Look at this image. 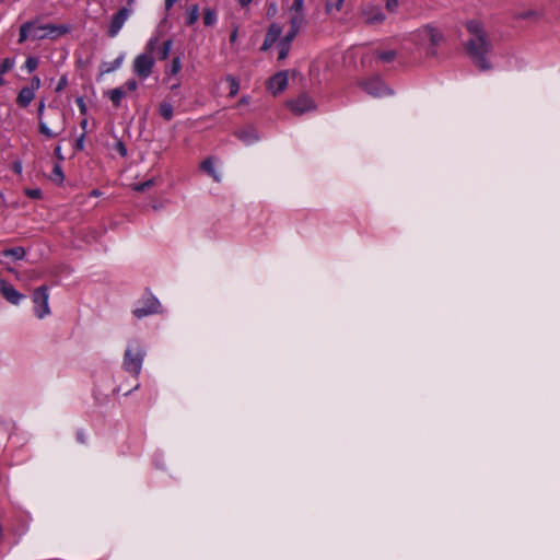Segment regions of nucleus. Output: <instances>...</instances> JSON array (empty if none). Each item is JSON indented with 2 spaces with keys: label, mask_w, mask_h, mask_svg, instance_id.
<instances>
[{
  "label": "nucleus",
  "mask_w": 560,
  "mask_h": 560,
  "mask_svg": "<svg viewBox=\"0 0 560 560\" xmlns=\"http://www.w3.org/2000/svg\"><path fill=\"white\" fill-rule=\"evenodd\" d=\"M466 30L471 36L467 42V51L472 62L480 71L491 70L492 65L487 55L491 51L492 44L483 25L479 21L470 20L466 23Z\"/></svg>",
  "instance_id": "nucleus-1"
},
{
  "label": "nucleus",
  "mask_w": 560,
  "mask_h": 560,
  "mask_svg": "<svg viewBox=\"0 0 560 560\" xmlns=\"http://www.w3.org/2000/svg\"><path fill=\"white\" fill-rule=\"evenodd\" d=\"M69 27L66 25H55V24H40L39 19H35L32 21H27L20 26L19 32V43L23 44L27 39L38 40V39H55L60 37L61 35L68 33Z\"/></svg>",
  "instance_id": "nucleus-2"
},
{
  "label": "nucleus",
  "mask_w": 560,
  "mask_h": 560,
  "mask_svg": "<svg viewBox=\"0 0 560 560\" xmlns=\"http://www.w3.org/2000/svg\"><path fill=\"white\" fill-rule=\"evenodd\" d=\"M144 357L145 350L140 342L137 340L129 341L122 360L124 370L138 377L142 369Z\"/></svg>",
  "instance_id": "nucleus-3"
},
{
  "label": "nucleus",
  "mask_w": 560,
  "mask_h": 560,
  "mask_svg": "<svg viewBox=\"0 0 560 560\" xmlns=\"http://www.w3.org/2000/svg\"><path fill=\"white\" fill-rule=\"evenodd\" d=\"M45 100H40L38 102V108H37V118H38V129L39 132L45 136L47 139H52L58 137L60 133H62L66 129V118L65 115L58 109L54 108L52 112H50V115H54L56 117V124L55 128L59 129L58 131H55L50 129V127L47 125V121L44 116L45 112Z\"/></svg>",
  "instance_id": "nucleus-4"
},
{
  "label": "nucleus",
  "mask_w": 560,
  "mask_h": 560,
  "mask_svg": "<svg viewBox=\"0 0 560 560\" xmlns=\"http://www.w3.org/2000/svg\"><path fill=\"white\" fill-rule=\"evenodd\" d=\"M158 40V37H152L145 46V52L137 56L133 60V72L142 80L148 79L152 73V69L154 67V58L152 57V54Z\"/></svg>",
  "instance_id": "nucleus-5"
},
{
  "label": "nucleus",
  "mask_w": 560,
  "mask_h": 560,
  "mask_svg": "<svg viewBox=\"0 0 560 560\" xmlns=\"http://www.w3.org/2000/svg\"><path fill=\"white\" fill-rule=\"evenodd\" d=\"M415 38L420 45H430L429 55H435V48L442 43L443 34L432 25H425L415 32Z\"/></svg>",
  "instance_id": "nucleus-6"
},
{
  "label": "nucleus",
  "mask_w": 560,
  "mask_h": 560,
  "mask_svg": "<svg viewBox=\"0 0 560 560\" xmlns=\"http://www.w3.org/2000/svg\"><path fill=\"white\" fill-rule=\"evenodd\" d=\"M161 312L162 306L160 301L153 294L149 293L138 301V305L132 313L137 318L141 319L145 316L160 314Z\"/></svg>",
  "instance_id": "nucleus-7"
},
{
  "label": "nucleus",
  "mask_w": 560,
  "mask_h": 560,
  "mask_svg": "<svg viewBox=\"0 0 560 560\" xmlns=\"http://www.w3.org/2000/svg\"><path fill=\"white\" fill-rule=\"evenodd\" d=\"M48 299L49 294L46 285L37 288L33 293L34 312L39 319L50 314Z\"/></svg>",
  "instance_id": "nucleus-8"
},
{
  "label": "nucleus",
  "mask_w": 560,
  "mask_h": 560,
  "mask_svg": "<svg viewBox=\"0 0 560 560\" xmlns=\"http://www.w3.org/2000/svg\"><path fill=\"white\" fill-rule=\"evenodd\" d=\"M360 86L373 97H383L393 94V91L385 85L378 77L361 81Z\"/></svg>",
  "instance_id": "nucleus-9"
},
{
  "label": "nucleus",
  "mask_w": 560,
  "mask_h": 560,
  "mask_svg": "<svg viewBox=\"0 0 560 560\" xmlns=\"http://www.w3.org/2000/svg\"><path fill=\"white\" fill-rule=\"evenodd\" d=\"M360 18L368 25H380L386 16L380 5L368 3L360 10Z\"/></svg>",
  "instance_id": "nucleus-10"
},
{
  "label": "nucleus",
  "mask_w": 560,
  "mask_h": 560,
  "mask_svg": "<svg viewBox=\"0 0 560 560\" xmlns=\"http://www.w3.org/2000/svg\"><path fill=\"white\" fill-rule=\"evenodd\" d=\"M288 107L295 115H302L306 112L314 110L316 108V104L308 94L302 93L295 100L289 101Z\"/></svg>",
  "instance_id": "nucleus-11"
},
{
  "label": "nucleus",
  "mask_w": 560,
  "mask_h": 560,
  "mask_svg": "<svg viewBox=\"0 0 560 560\" xmlns=\"http://www.w3.org/2000/svg\"><path fill=\"white\" fill-rule=\"evenodd\" d=\"M131 10L124 7L119 9L113 16L108 26L107 35L112 38L116 37L124 24L131 15Z\"/></svg>",
  "instance_id": "nucleus-12"
},
{
  "label": "nucleus",
  "mask_w": 560,
  "mask_h": 560,
  "mask_svg": "<svg viewBox=\"0 0 560 560\" xmlns=\"http://www.w3.org/2000/svg\"><path fill=\"white\" fill-rule=\"evenodd\" d=\"M287 85L288 74L284 71H280L269 79L267 88L273 95H277L284 91Z\"/></svg>",
  "instance_id": "nucleus-13"
},
{
  "label": "nucleus",
  "mask_w": 560,
  "mask_h": 560,
  "mask_svg": "<svg viewBox=\"0 0 560 560\" xmlns=\"http://www.w3.org/2000/svg\"><path fill=\"white\" fill-rule=\"evenodd\" d=\"M0 291H1L2 296L8 302H10L11 304H14V305H18L24 299L23 294L18 292L11 283H9L4 280L0 281Z\"/></svg>",
  "instance_id": "nucleus-14"
},
{
  "label": "nucleus",
  "mask_w": 560,
  "mask_h": 560,
  "mask_svg": "<svg viewBox=\"0 0 560 560\" xmlns=\"http://www.w3.org/2000/svg\"><path fill=\"white\" fill-rule=\"evenodd\" d=\"M26 252L23 247L18 246L0 252V264H8L7 259L21 260L25 257Z\"/></svg>",
  "instance_id": "nucleus-15"
},
{
  "label": "nucleus",
  "mask_w": 560,
  "mask_h": 560,
  "mask_svg": "<svg viewBox=\"0 0 560 560\" xmlns=\"http://www.w3.org/2000/svg\"><path fill=\"white\" fill-rule=\"evenodd\" d=\"M35 91L27 86H24L20 90L19 95L16 97V103L21 107H27L35 97Z\"/></svg>",
  "instance_id": "nucleus-16"
},
{
  "label": "nucleus",
  "mask_w": 560,
  "mask_h": 560,
  "mask_svg": "<svg viewBox=\"0 0 560 560\" xmlns=\"http://www.w3.org/2000/svg\"><path fill=\"white\" fill-rule=\"evenodd\" d=\"M235 136L246 144H252L253 142L258 140V135L256 130L252 127L236 131Z\"/></svg>",
  "instance_id": "nucleus-17"
},
{
  "label": "nucleus",
  "mask_w": 560,
  "mask_h": 560,
  "mask_svg": "<svg viewBox=\"0 0 560 560\" xmlns=\"http://www.w3.org/2000/svg\"><path fill=\"white\" fill-rule=\"evenodd\" d=\"M290 13V30L300 32L301 27L305 23L304 12H289Z\"/></svg>",
  "instance_id": "nucleus-18"
},
{
  "label": "nucleus",
  "mask_w": 560,
  "mask_h": 560,
  "mask_svg": "<svg viewBox=\"0 0 560 560\" xmlns=\"http://www.w3.org/2000/svg\"><path fill=\"white\" fill-rule=\"evenodd\" d=\"M109 100L112 101L115 107H119L122 97L126 95V91L124 88H116L107 92Z\"/></svg>",
  "instance_id": "nucleus-19"
},
{
  "label": "nucleus",
  "mask_w": 560,
  "mask_h": 560,
  "mask_svg": "<svg viewBox=\"0 0 560 560\" xmlns=\"http://www.w3.org/2000/svg\"><path fill=\"white\" fill-rule=\"evenodd\" d=\"M201 168L205 172H207L215 182H220V176L215 172L214 163H213V160L211 158L206 159L201 163Z\"/></svg>",
  "instance_id": "nucleus-20"
},
{
  "label": "nucleus",
  "mask_w": 560,
  "mask_h": 560,
  "mask_svg": "<svg viewBox=\"0 0 560 560\" xmlns=\"http://www.w3.org/2000/svg\"><path fill=\"white\" fill-rule=\"evenodd\" d=\"M199 19V8L197 4L190 5L186 11V24L194 25Z\"/></svg>",
  "instance_id": "nucleus-21"
},
{
  "label": "nucleus",
  "mask_w": 560,
  "mask_h": 560,
  "mask_svg": "<svg viewBox=\"0 0 560 560\" xmlns=\"http://www.w3.org/2000/svg\"><path fill=\"white\" fill-rule=\"evenodd\" d=\"M159 114L165 119L171 120L174 115V109L171 103L163 102L160 104Z\"/></svg>",
  "instance_id": "nucleus-22"
},
{
  "label": "nucleus",
  "mask_w": 560,
  "mask_h": 560,
  "mask_svg": "<svg viewBox=\"0 0 560 560\" xmlns=\"http://www.w3.org/2000/svg\"><path fill=\"white\" fill-rule=\"evenodd\" d=\"M218 16L215 11L210 8L205 9L203 23L206 26H212L217 23Z\"/></svg>",
  "instance_id": "nucleus-23"
},
{
  "label": "nucleus",
  "mask_w": 560,
  "mask_h": 560,
  "mask_svg": "<svg viewBox=\"0 0 560 560\" xmlns=\"http://www.w3.org/2000/svg\"><path fill=\"white\" fill-rule=\"evenodd\" d=\"M226 81L230 83L229 96H231V97L236 96V94L240 91V81L233 75H228Z\"/></svg>",
  "instance_id": "nucleus-24"
},
{
  "label": "nucleus",
  "mask_w": 560,
  "mask_h": 560,
  "mask_svg": "<svg viewBox=\"0 0 560 560\" xmlns=\"http://www.w3.org/2000/svg\"><path fill=\"white\" fill-rule=\"evenodd\" d=\"M377 58L383 62H392L396 58V51L395 50H384V51H377L376 52Z\"/></svg>",
  "instance_id": "nucleus-25"
},
{
  "label": "nucleus",
  "mask_w": 560,
  "mask_h": 560,
  "mask_svg": "<svg viewBox=\"0 0 560 560\" xmlns=\"http://www.w3.org/2000/svg\"><path fill=\"white\" fill-rule=\"evenodd\" d=\"M281 33H282V27L277 23H272L269 26L266 35L277 42L279 39Z\"/></svg>",
  "instance_id": "nucleus-26"
},
{
  "label": "nucleus",
  "mask_w": 560,
  "mask_h": 560,
  "mask_svg": "<svg viewBox=\"0 0 560 560\" xmlns=\"http://www.w3.org/2000/svg\"><path fill=\"white\" fill-rule=\"evenodd\" d=\"M172 44L173 43L171 39H167L163 43L162 47L159 50V59L160 60H165L168 57L171 48H172Z\"/></svg>",
  "instance_id": "nucleus-27"
},
{
  "label": "nucleus",
  "mask_w": 560,
  "mask_h": 560,
  "mask_svg": "<svg viewBox=\"0 0 560 560\" xmlns=\"http://www.w3.org/2000/svg\"><path fill=\"white\" fill-rule=\"evenodd\" d=\"M345 1L346 0H334V1L327 2L326 12L330 14L334 10L337 12L341 11V9L343 8Z\"/></svg>",
  "instance_id": "nucleus-28"
},
{
  "label": "nucleus",
  "mask_w": 560,
  "mask_h": 560,
  "mask_svg": "<svg viewBox=\"0 0 560 560\" xmlns=\"http://www.w3.org/2000/svg\"><path fill=\"white\" fill-rule=\"evenodd\" d=\"M278 49H279V56H278V59L279 60H283L288 57L289 55V51L291 49V45L290 44H287L282 40H279L278 43Z\"/></svg>",
  "instance_id": "nucleus-29"
},
{
  "label": "nucleus",
  "mask_w": 560,
  "mask_h": 560,
  "mask_svg": "<svg viewBox=\"0 0 560 560\" xmlns=\"http://www.w3.org/2000/svg\"><path fill=\"white\" fill-rule=\"evenodd\" d=\"M182 68V62H180V58L179 57H175L173 60H172V65L171 67L167 69V73L170 75H175L179 72Z\"/></svg>",
  "instance_id": "nucleus-30"
},
{
  "label": "nucleus",
  "mask_w": 560,
  "mask_h": 560,
  "mask_svg": "<svg viewBox=\"0 0 560 560\" xmlns=\"http://www.w3.org/2000/svg\"><path fill=\"white\" fill-rule=\"evenodd\" d=\"M14 66V60L10 58H5L2 60L0 65V74L3 75L8 71H10Z\"/></svg>",
  "instance_id": "nucleus-31"
},
{
  "label": "nucleus",
  "mask_w": 560,
  "mask_h": 560,
  "mask_svg": "<svg viewBox=\"0 0 560 560\" xmlns=\"http://www.w3.org/2000/svg\"><path fill=\"white\" fill-rule=\"evenodd\" d=\"M304 1L305 0H293V3L289 8V12H304Z\"/></svg>",
  "instance_id": "nucleus-32"
},
{
  "label": "nucleus",
  "mask_w": 560,
  "mask_h": 560,
  "mask_svg": "<svg viewBox=\"0 0 560 560\" xmlns=\"http://www.w3.org/2000/svg\"><path fill=\"white\" fill-rule=\"evenodd\" d=\"M38 66V60L35 57H28L25 61V68L28 72H33Z\"/></svg>",
  "instance_id": "nucleus-33"
},
{
  "label": "nucleus",
  "mask_w": 560,
  "mask_h": 560,
  "mask_svg": "<svg viewBox=\"0 0 560 560\" xmlns=\"http://www.w3.org/2000/svg\"><path fill=\"white\" fill-rule=\"evenodd\" d=\"M153 185V180L150 179V180H147V182H143V183H140V184H137L133 186V189L136 191H144L147 190L148 188H150L151 186Z\"/></svg>",
  "instance_id": "nucleus-34"
},
{
  "label": "nucleus",
  "mask_w": 560,
  "mask_h": 560,
  "mask_svg": "<svg viewBox=\"0 0 560 560\" xmlns=\"http://www.w3.org/2000/svg\"><path fill=\"white\" fill-rule=\"evenodd\" d=\"M121 62H122V56H120V57L116 58V59L112 62L110 67H108L106 70H104V72H112V71L117 70L118 68H120Z\"/></svg>",
  "instance_id": "nucleus-35"
},
{
  "label": "nucleus",
  "mask_w": 560,
  "mask_h": 560,
  "mask_svg": "<svg viewBox=\"0 0 560 560\" xmlns=\"http://www.w3.org/2000/svg\"><path fill=\"white\" fill-rule=\"evenodd\" d=\"M122 88L125 89L126 93L133 92L137 90L138 83L136 82V80L131 79L128 80Z\"/></svg>",
  "instance_id": "nucleus-36"
},
{
  "label": "nucleus",
  "mask_w": 560,
  "mask_h": 560,
  "mask_svg": "<svg viewBox=\"0 0 560 560\" xmlns=\"http://www.w3.org/2000/svg\"><path fill=\"white\" fill-rule=\"evenodd\" d=\"M298 34H299V32L289 30L287 35L281 40L291 45V43L293 42V39L296 37Z\"/></svg>",
  "instance_id": "nucleus-37"
},
{
  "label": "nucleus",
  "mask_w": 560,
  "mask_h": 560,
  "mask_svg": "<svg viewBox=\"0 0 560 560\" xmlns=\"http://www.w3.org/2000/svg\"><path fill=\"white\" fill-rule=\"evenodd\" d=\"M52 174H54L55 178H57L59 182L63 180V173L61 171L60 165L54 166Z\"/></svg>",
  "instance_id": "nucleus-38"
},
{
  "label": "nucleus",
  "mask_w": 560,
  "mask_h": 560,
  "mask_svg": "<svg viewBox=\"0 0 560 560\" xmlns=\"http://www.w3.org/2000/svg\"><path fill=\"white\" fill-rule=\"evenodd\" d=\"M278 12V7L276 2H270L267 10V15L269 18L275 16Z\"/></svg>",
  "instance_id": "nucleus-39"
},
{
  "label": "nucleus",
  "mask_w": 560,
  "mask_h": 560,
  "mask_svg": "<svg viewBox=\"0 0 560 560\" xmlns=\"http://www.w3.org/2000/svg\"><path fill=\"white\" fill-rule=\"evenodd\" d=\"M276 43L275 39H272L271 37H268L266 35L265 37V40H264V44L261 46V50H268L269 48H271V46Z\"/></svg>",
  "instance_id": "nucleus-40"
},
{
  "label": "nucleus",
  "mask_w": 560,
  "mask_h": 560,
  "mask_svg": "<svg viewBox=\"0 0 560 560\" xmlns=\"http://www.w3.org/2000/svg\"><path fill=\"white\" fill-rule=\"evenodd\" d=\"M276 43L275 39H272L271 37H268L266 35L265 37V40H264V44L261 46V50H268L269 48H271V46Z\"/></svg>",
  "instance_id": "nucleus-41"
},
{
  "label": "nucleus",
  "mask_w": 560,
  "mask_h": 560,
  "mask_svg": "<svg viewBox=\"0 0 560 560\" xmlns=\"http://www.w3.org/2000/svg\"><path fill=\"white\" fill-rule=\"evenodd\" d=\"M40 86V79L38 77H33L31 80V84L27 86L30 89H33V91H37Z\"/></svg>",
  "instance_id": "nucleus-42"
},
{
  "label": "nucleus",
  "mask_w": 560,
  "mask_h": 560,
  "mask_svg": "<svg viewBox=\"0 0 560 560\" xmlns=\"http://www.w3.org/2000/svg\"><path fill=\"white\" fill-rule=\"evenodd\" d=\"M67 84H68L67 77L66 75L61 77L59 82H58V84H57V86H56V89H55L56 92L62 91L67 86Z\"/></svg>",
  "instance_id": "nucleus-43"
},
{
  "label": "nucleus",
  "mask_w": 560,
  "mask_h": 560,
  "mask_svg": "<svg viewBox=\"0 0 560 560\" xmlns=\"http://www.w3.org/2000/svg\"><path fill=\"white\" fill-rule=\"evenodd\" d=\"M77 105L79 107V110L82 115L86 114V104L82 97L77 98Z\"/></svg>",
  "instance_id": "nucleus-44"
},
{
  "label": "nucleus",
  "mask_w": 560,
  "mask_h": 560,
  "mask_svg": "<svg viewBox=\"0 0 560 560\" xmlns=\"http://www.w3.org/2000/svg\"><path fill=\"white\" fill-rule=\"evenodd\" d=\"M85 132H83L75 141V148L79 151L84 149Z\"/></svg>",
  "instance_id": "nucleus-45"
},
{
  "label": "nucleus",
  "mask_w": 560,
  "mask_h": 560,
  "mask_svg": "<svg viewBox=\"0 0 560 560\" xmlns=\"http://www.w3.org/2000/svg\"><path fill=\"white\" fill-rule=\"evenodd\" d=\"M386 9L390 12H394L398 7V0H385Z\"/></svg>",
  "instance_id": "nucleus-46"
},
{
  "label": "nucleus",
  "mask_w": 560,
  "mask_h": 560,
  "mask_svg": "<svg viewBox=\"0 0 560 560\" xmlns=\"http://www.w3.org/2000/svg\"><path fill=\"white\" fill-rule=\"evenodd\" d=\"M26 195L30 197V198H33V199H37L40 197L42 192L39 189H27L26 190Z\"/></svg>",
  "instance_id": "nucleus-47"
},
{
  "label": "nucleus",
  "mask_w": 560,
  "mask_h": 560,
  "mask_svg": "<svg viewBox=\"0 0 560 560\" xmlns=\"http://www.w3.org/2000/svg\"><path fill=\"white\" fill-rule=\"evenodd\" d=\"M116 150L120 153L121 156H125L127 154V149L121 141H118L116 143Z\"/></svg>",
  "instance_id": "nucleus-48"
},
{
  "label": "nucleus",
  "mask_w": 560,
  "mask_h": 560,
  "mask_svg": "<svg viewBox=\"0 0 560 560\" xmlns=\"http://www.w3.org/2000/svg\"><path fill=\"white\" fill-rule=\"evenodd\" d=\"M47 118H48V119L46 120V121H47V125H48V124H50V125L52 126V128H51V129H52V130H55V131H58L59 129L55 128V124H56V121H57V120H56V117H55L54 115H50V112H49V113H48V115H47Z\"/></svg>",
  "instance_id": "nucleus-49"
},
{
  "label": "nucleus",
  "mask_w": 560,
  "mask_h": 560,
  "mask_svg": "<svg viewBox=\"0 0 560 560\" xmlns=\"http://www.w3.org/2000/svg\"><path fill=\"white\" fill-rule=\"evenodd\" d=\"M77 440L82 444L86 443V435L83 430L77 432Z\"/></svg>",
  "instance_id": "nucleus-50"
},
{
  "label": "nucleus",
  "mask_w": 560,
  "mask_h": 560,
  "mask_svg": "<svg viewBox=\"0 0 560 560\" xmlns=\"http://www.w3.org/2000/svg\"><path fill=\"white\" fill-rule=\"evenodd\" d=\"M250 103V97L249 96H242L241 100L238 101V106L241 105H248Z\"/></svg>",
  "instance_id": "nucleus-51"
},
{
  "label": "nucleus",
  "mask_w": 560,
  "mask_h": 560,
  "mask_svg": "<svg viewBox=\"0 0 560 560\" xmlns=\"http://www.w3.org/2000/svg\"><path fill=\"white\" fill-rule=\"evenodd\" d=\"M177 0H164L165 9L168 11L173 8Z\"/></svg>",
  "instance_id": "nucleus-52"
},
{
  "label": "nucleus",
  "mask_w": 560,
  "mask_h": 560,
  "mask_svg": "<svg viewBox=\"0 0 560 560\" xmlns=\"http://www.w3.org/2000/svg\"><path fill=\"white\" fill-rule=\"evenodd\" d=\"M13 170H14V172H15V173L21 174V173H22V163H21V162H19V161H18V162H15V163L13 164Z\"/></svg>",
  "instance_id": "nucleus-53"
},
{
  "label": "nucleus",
  "mask_w": 560,
  "mask_h": 560,
  "mask_svg": "<svg viewBox=\"0 0 560 560\" xmlns=\"http://www.w3.org/2000/svg\"><path fill=\"white\" fill-rule=\"evenodd\" d=\"M237 39V28H234L233 32L230 35V42L235 43Z\"/></svg>",
  "instance_id": "nucleus-54"
},
{
  "label": "nucleus",
  "mask_w": 560,
  "mask_h": 560,
  "mask_svg": "<svg viewBox=\"0 0 560 560\" xmlns=\"http://www.w3.org/2000/svg\"><path fill=\"white\" fill-rule=\"evenodd\" d=\"M242 7H247L253 0H237Z\"/></svg>",
  "instance_id": "nucleus-55"
},
{
  "label": "nucleus",
  "mask_w": 560,
  "mask_h": 560,
  "mask_svg": "<svg viewBox=\"0 0 560 560\" xmlns=\"http://www.w3.org/2000/svg\"><path fill=\"white\" fill-rule=\"evenodd\" d=\"M90 196H92V197H98V196H101V191H100V190H97V189H93V190L90 192Z\"/></svg>",
  "instance_id": "nucleus-56"
},
{
  "label": "nucleus",
  "mask_w": 560,
  "mask_h": 560,
  "mask_svg": "<svg viewBox=\"0 0 560 560\" xmlns=\"http://www.w3.org/2000/svg\"><path fill=\"white\" fill-rule=\"evenodd\" d=\"M80 126H81V128H82L83 130H85V129H86V127H88V120H86V119H83V120L80 122Z\"/></svg>",
  "instance_id": "nucleus-57"
},
{
  "label": "nucleus",
  "mask_w": 560,
  "mask_h": 560,
  "mask_svg": "<svg viewBox=\"0 0 560 560\" xmlns=\"http://www.w3.org/2000/svg\"><path fill=\"white\" fill-rule=\"evenodd\" d=\"M534 15H535V12H533V11H529L526 14H524L525 18H532Z\"/></svg>",
  "instance_id": "nucleus-58"
},
{
  "label": "nucleus",
  "mask_w": 560,
  "mask_h": 560,
  "mask_svg": "<svg viewBox=\"0 0 560 560\" xmlns=\"http://www.w3.org/2000/svg\"><path fill=\"white\" fill-rule=\"evenodd\" d=\"M60 151H61V148H60V147H57V148L55 149V153H56V155H60Z\"/></svg>",
  "instance_id": "nucleus-59"
},
{
  "label": "nucleus",
  "mask_w": 560,
  "mask_h": 560,
  "mask_svg": "<svg viewBox=\"0 0 560 560\" xmlns=\"http://www.w3.org/2000/svg\"><path fill=\"white\" fill-rule=\"evenodd\" d=\"M5 83L3 77L0 74V86L3 85Z\"/></svg>",
  "instance_id": "nucleus-60"
},
{
  "label": "nucleus",
  "mask_w": 560,
  "mask_h": 560,
  "mask_svg": "<svg viewBox=\"0 0 560 560\" xmlns=\"http://www.w3.org/2000/svg\"><path fill=\"white\" fill-rule=\"evenodd\" d=\"M133 3V0H128V4L131 5Z\"/></svg>",
  "instance_id": "nucleus-61"
}]
</instances>
